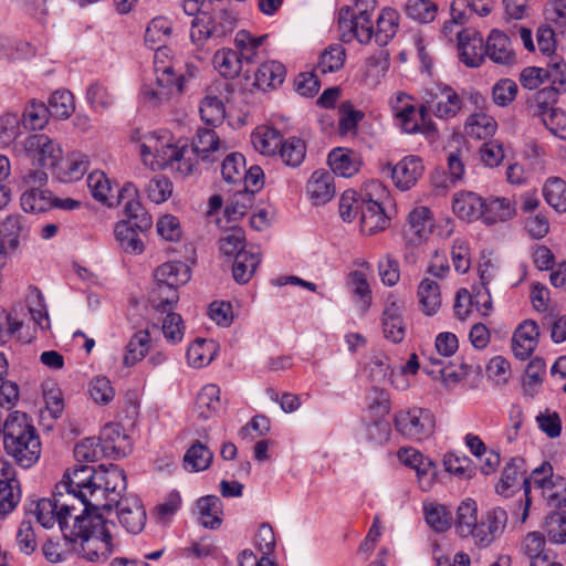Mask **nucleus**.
<instances>
[{"label":"nucleus","mask_w":566,"mask_h":566,"mask_svg":"<svg viewBox=\"0 0 566 566\" xmlns=\"http://www.w3.org/2000/svg\"><path fill=\"white\" fill-rule=\"evenodd\" d=\"M96 470L75 465L64 474L52 499H41L34 511L30 510L44 528L57 523L69 549L92 563L107 560L116 547L111 531L114 523L90 510Z\"/></svg>","instance_id":"1"},{"label":"nucleus","mask_w":566,"mask_h":566,"mask_svg":"<svg viewBox=\"0 0 566 566\" xmlns=\"http://www.w3.org/2000/svg\"><path fill=\"white\" fill-rule=\"evenodd\" d=\"M172 32V22L163 15L155 17L148 23L145 31V42L155 48L158 45L155 53V72L156 82L150 85L144 86L142 94L145 101L149 102L153 106L160 105L171 97L181 94L184 91L185 75H177L171 65H164L160 60L166 56L168 51L163 44Z\"/></svg>","instance_id":"2"},{"label":"nucleus","mask_w":566,"mask_h":566,"mask_svg":"<svg viewBox=\"0 0 566 566\" xmlns=\"http://www.w3.org/2000/svg\"><path fill=\"white\" fill-rule=\"evenodd\" d=\"M187 143L175 144L168 132H151L144 136L139 145V155L145 166L153 171L170 168L186 177L196 169V161L187 156Z\"/></svg>","instance_id":"3"},{"label":"nucleus","mask_w":566,"mask_h":566,"mask_svg":"<svg viewBox=\"0 0 566 566\" xmlns=\"http://www.w3.org/2000/svg\"><path fill=\"white\" fill-rule=\"evenodd\" d=\"M3 449L7 455L12 458L22 469H30L38 463L41 457L42 443L27 413L13 411L7 417Z\"/></svg>","instance_id":"4"},{"label":"nucleus","mask_w":566,"mask_h":566,"mask_svg":"<svg viewBox=\"0 0 566 566\" xmlns=\"http://www.w3.org/2000/svg\"><path fill=\"white\" fill-rule=\"evenodd\" d=\"M207 0H182L181 8L185 14L192 17L190 23V41L198 49L208 41H220L233 32L237 27L235 15L227 10H214L209 13L205 10Z\"/></svg>","instance_id":"5"},{"label":"nucleus","mask_w":566,"mask_h":566,"mask_svg":"<svg viewBox=\"0 0 566 566\" xmlns=\"http://www.w3.org/2000/svg\"><path fill=\"white\" fill-rule=\"evenodd\" d=\"M94 479L95 489L90 492L91 511L95 513H101V510L111 511L113 505L125 497L123 494L127 489L126 475L118 465H99Z\"/></svg>","instance_id":"6"},{"label":"nucleus","mask_w":566,"mask_h":566,"mask_svg":"<svg viewBox=\"0 0 566 566\" xmlns=\"http://www.w3.org/2000/svg\"><path fill=\"white\" fill-rule=\"evenodd\" d=\"M387 197V190L380 181L373 180L365 185L360 193V228L361 232L373 235L382 231L388 226L382 200Z\"/></svg>","instance_id":"7"},{"label":"nucleus","mask_w":566,"mask_h":566,"mask_svg":"<svg viewBox=\"0 0 566 566\" xmlns=\"http://www.w3.org/2000/svg\"><path fill=\"white\" fill-rule=\"evenodd\" d=\"M420 97L427 114L432 113L436 117L442 119L454 117L462 107L461 97L448 85L433 84L423 87Z\"/></svg>","instance_id":"8"},{"label":"nucleus","mask_w":566,"mask_h":566,"mask_svg":"<svg viewBox=\"0 0 566 566\" xmlns=\"http://www.w3.org/2000/svg\"><path fill=\"white\" fill-rule=\"evenodd\" d=\"M395 428L405 438L411 441H422L429 438L434 430V417L430 410L411 408L400 410L395 415Z\"/></svg>","instance_id":"9"},{"label":"nucleus","mask_w":566,"mask_h":566,"mask_svg":"<svg viewBox=\"0 0 566 566\" xmlns=\"http://www.w3.org/2000/svg\"><path fill=\"white\" fill-rule=\"evenodd\" d=\"M22 145L32 164L41 168H55L62 160L63 151L60 144L46 134H31Z\"/></svg>","instance_id":"10"},{"label":"nucleus","mask_w":566,"mask_h":566,"mask_svg":"<svg viewBox=\"0 0 566 566\" xmlns=\"http://www.w3.org/2000/svg\"><path fill=\"white\" fill-rule=\"evenodd\" d=\"M338 28L340 40L345 43L357 40L360 44H367L374 36L371 14L354 13L349 7L339 9Z\"/></svg>","instance_id":"11"},{"label":"nucleus","mask_w":566,"mask_h":566,"mask_svg":"<svg viewBox=\"0 0 566 566\" xmlns=\"http://www.w3.org/2000/svg\"><path fill=\"white\" fill-rule=\"evenodd\" d=\"M553 468L548 462L542 463L538 468L532 471L531 478H523V489L525 494V506L522 515V522H525L531 506V481L543 490H552L554 483L552 481ZM548 505L553 507L566 506V483L562 492L551 491L545 495Z\"/></svg>","instance_id":"12"},{"label":"nucleus","mask_w":566,"mask_h":566,"mask_svg":"<svg viewBox=\"0 0 566 566\" xmlns=\"http://www.w3.org/2000/svg\"><path fill=\"white\" fill-rule=\"evenodd\" d=\"M507 523V513L501 507H494L486 512L485 516L473 526L469 533L480 547L490 546L504 531Z\"/></svg>","instance_id":"13"},{"label":"nucleus","mask_w":566,"mask_h":566,"mask_svg":"<svg viewBox=\"0 0 566 566\" xmlns=\"http://www.w3.org/2000/svg\"><path fill=\"white\" fill-rule=\"evenodd\" d=\"M137 197V189L133 184H126L119 191L117 202L124 206L126 220L140 232L148 231L153 226L151 216L145 210Z\"/></svg>","instance_id":"14"},{"label":"nucleus","mask_w":566,"mask_h":566,"mask_svg":"<svg viewBox=\"0 0 566 566\" xmlns=\"http://www.w3.org/2000/svg\"><path fill=\"white\" fill-rule=\"evenodd\" d=\"M460 61L469 67H479L485 59V42L479 30L465 28L457 32Z\"/></svg>","instance_id":"15"},{"label":"nucleus","mask_w":566,"mask_h":566,"mask_svg":"<svg viewBox=\"0 0 566 566\" xmlns=\"http://www.w3.org/2000/svg\"><path fill=\"white\" fill-rule=\"evenodd\" d=\"M122 526L132 534L143 531L146 523V511L137 495H126L122 501L113 505Z\"/></svg>","instance_id":"16"},{"label":"nucleus","mask_w":566,"mask_h":566,"mask_svg":"<svg viewBox=\"0 0 566 566\" xmlns=\"http://www.w3.org/2000/svg\"><path fill=\"white\" fill-rule=\"evenodd\" d=\"M484 54L492 62L501 65L509 66L516 62V55L510 38L499 29H493L488 35Z\"/></svg>","instance_id":"17"},{"label":"nucleus","mask_w":566,"mask_h":566,"mask_svg":"<svg viewBox=\"0 0 566 566\" xmlns=\"http://www.w3.org/2000/svg\"><path fill=\"white\" fill-rule=\"evenodd\" d=\"M544 74L552 85L537 92L536 102L539 107H542V105H547L548 103H554L557 95L565 92L566 63L563 59L554 61L548 65V69H544Z\"/></svg>","instance_id":"18"},{"label":"nucleus","mask_w":566,"mask_h":566,"mask_svg":"<svg viewBox=\"0 0 566 566\" xmlns=\"http://www.w3.org/2000/svg\"><path fill=\"white\" fill-rule=\"evenodd\" d=\"M97 439L104 450V457L120 459L130 450L129 438L117 423H107Z\"/></svg>","instance_id":"19"},{"label":"nucleus","mask_w":566,"mask_h":566,"mask_svg":"<svg viewBox=\"0 0 566 566\" xmlns=\"http://www.w3.org/2000/svg\"><path fill=\"white\" fill-rule=\"evenodd\" d=\"M539 331L534 321L526 319L515 329L512 337L514 356L521 360L527 359L536 349Z\"/></svg>","instance_id":"20"},{"label":"nucleus","mask_w":566,"mask_h":566,"mask_svg":"<svg viewBox=\"0 0 566 566\" xmlns=\"http://www.w3.org/2000/svg\"><path fill=\"white\" fill-rule=\"evenodd\" d=\"M484 198L474 191L462 190L453 196L452 211L461 220L473 222L481 220Z\"/></svg>","instance_id":"21"},{"label":"nucleus","mask_w":566,"mask_h":566,"mask_svg":"<svg viewBox=\"0 0 566 566\" xmlns=\"http://www.w3.org/2000/svg\"><path fill=\"white\" fill-rule=\"evenodd\" d=\"M220 149V138L212 128H199L196 137L192 140V145L188 147L187 156H190L196 165L198 158L202 161H213L214 154Z\"/></svg>","instance_id":"22"},{"label":"nucleus","mask_w":566,"mask_h":566,"mask_svg":"<svg viewBox=\"0 0 566 566\" xmlns=\"http://www.w3.org/2000/svg\"><path fill=\"white\" fill-rule=\"evenodd\" d=\"M268 35L255 36L247 30H240L234 38L235 51L242 65L258 63L263 57L262 45Z\"/></svg>","instance_id":"23"},{"label":"nucleus","mask_w":566,"mask_h":566,"mask_svg":"<svg viewBox=\"0 0 566 566\" xmlns=\"http://www.w3.org/2000/svg\"><path fill=\"white\" fill-rule=\"evenodd\" d=\"M405 134L415 135L421 134L427 138H433L437 135V126L427 114L423 102L412 111V115L408 114L396 123Z\"/></svg>","instance_id":"24"},{"label":"nucleus","mask_w":566,"mask_h":566,"mask_svg":"<svg viewBox=\"0 0 566 566\" xmlns=\"http://www.w3.org/2000/svg\"><path fill=\"white\" fill-rule=\"evenodd\" d=\"M423 172V165L419 157L407 156L401 159L391 171V178L400 190H409Z\"/></svg>","instance_id":"25"},{"label":"nucleus","mask_w":566,"mask_h":566,"mask_svg":"<svg viewBox=\"0 0 566 566\" xmlns=\"http://www.w3.org/2000/svg\"><path fill=\"white\" fill-rule=\"evenodd\" d=\"M306 192L314 205H324L335 195L334 176L326 170H316L306 185Z\"/></svg>","instance_id":"26"},{"label":"nucleus","mask_w":566,"mask_h":566,"mask_svg":"<svg viewBox=\"0 0 566 566\" xmlns=\"http://www.w3.org/2000/svg\"><path fill=\"white\" fill-rule=\"evenodd\" d=\"M90 166L88 156L81 151L69 154L64 161L54 168L57 178L63 182L78 181L86 174Z\"/></svg>","instance_id":"27"},{"label":"nucleus","mask_w":566,"mask_h":566,"mask_svg":"<svg viewBox=\"0 0 566 566\" xmlns=\"http://www.w3.org/2000/svg\"><path fill=\"white\" fill-rule=\"evenodd\" d=\"M515 212V205L510 199L505 197H490L484 199L481 220L483 223L491 226L512 219Z\"/></svg>","instance_id":"28"},{"label":"nucleus","mask_w":566,"mask_h":566,"mask_svg":"<svg viewBox=\"0 0 566 566\" xmlns=\"http://www.w3.org/2000/svg\"><path fill=\"white\" fill-rule=\"evenodd\" d=\"M31 224V219L21 213H13L4 219L2 222V231L8 239L10 249H17L20 242H24L29 239Z\"/></svg>","instance_id":"29"},{"label":"nucleus","mask_w":566,"mask_h":566,"mask_svg":"<svg viewBox=\"0 0 566 566\" xmlns=\"http://www.w3.org/2000/svg\"><path fill=\"white\" fill-rule=\"evenodd\" d=\"M191 276L190 269L182 262H167L156 269L155 279L158 286L179 287Z\"/></svg>","instance_id":"30"},{"label":"nucleus","mask_w":566,"mask_h":566,"mask_svg":"<svg viewBox=\"0 0 566 566\" xmlns=\"http://www.w3.org/2000/svg\"><path fill=\"white\" fill-rule=\"evenodd\" d=\"M285 66L277 61H269L261 63L254 75V85L265 91L268 88H276L285 78Z\"/></svg>","instance_id":"31"},{"label":"nucleus","mask_w":566,"mask_h":566,"mask_svg":"<svg viewBox=\"0 0 566 566\" xmlns=\"http://www.w3.org/2000/svg\"><path fill=\"white\" fill-rule=\"evenodd\" d=\"M260 252L256 249L250 248L248 251H241V253L234 258L232 265V274L235 282L239 284L248 283L260 264Z\"/></svg>","instance_id":"32"},{"label":"nucleus","mask_w":566,"mask_h":566,"mask_svg":"<svg viewBox=\"0 0 566 566\" xmlns=\"http://www.w3.org/2000/svg\"><path fill=\"white\" fill-rule=\"evenodd\" d=\"M150 334L147 329H140L133 334L125 346L123 364L133 367L145 358L150 348Z\"/></svg>","instance_id":"33"},{"label":"nucleus","mask_w":566,"mask_h":566,"mask_svg":"<svg viewBox=\"0 0 566 566\" xmlns=\"http://www.w3.org/2000/svg\"><path fill=\"white\" fill-rule=\"evenodd\" d=\"M282 142L280 130L270 126L256 127L251 135V143L255 150L266 156L275 155Z\"/></svg>","instance_id":"34"},{"label":"nucleus","mask_w":566,"mask_h":566,"mask_svg":"<svg viewBox=\"0 0 566 566\" xmlns=\"http://www.w3.org/2000/svg\"><path fill=\"white\" fill-rule=\"evenodd\" d=\"M198 518L201 525L216 530L221 525L222 503L216 495H206L197 501Z\"/></svg>","instance_id":"35"},{"label":"nucleus","mask_w":566,"mask_h":566,"mask_svg":"<svg viewBox=\"0 0 566 566\" xmlns=\"http://www.w3.org/2000/svg\"><path fill=\"white\" fill-rule=\"evenodd\" d=\"M116 241L119 248L128 254H140L145 247L139 237L142 233L135 226L129 222H117L114 229Z\"/></svg>","instance_id":"36"},{"label":"nucleus","mask_w":566,"mask_h":566,"mask_svg":"<svg viewBox=\"0 0 566 566\" xmlns=\"http://www.w3.org/2000/svg\"><path fill=\"white\" fill-rule=\"evenodd\" d=\"M220 388L208 384L201 388L196 398V409L199 417L209 419L221 410Z\"/></svg>","instance_id":"37"},{"label":"nucleus","mask_w":566,"mask_h":566,"mask_svg":"<svg viewBox=\"0 0 566 566\" xmlns=\"http://www.w3.org/2000/svg\"><path fill=\"white\" fill-rule=\"evenodd\" d=\"M398 12L391 8L381 10L377 18L376 29L374 28V36L379 46H385L396 35L398 30Z\"/></svg>","instance_id":"38"},{"label":"nucleus","mask_w":566,"mask_h":566,"mask_svg":"<svg viewBox=\"0 0 566 566\" xmlns=\"http://www.w3.org/2000/svg\"><path fill=\"white\" fill-rule=\"evenodd\" d=\"M525 473V463L521 458H512L506 463L502 472L500 482L496 484V492L501 495L509 496L515 486H517L520 479L523 480Z\"/></svg>","instance_id":"39"},{"label":"nucleus","mask_w":566,"mask_h":566,"mask_svg":"<svg viewBox=\"0 0 566 566\" xmlns=\"http://www.w3.org/2000/svg\"><path fill=\"white\" fill-rule=\"evenodd\" d=\"M213 459L210 449L200 441L192 443L184 455V467L190 472L207 470Z\"/></svg>","instance_id":"40"},{"label":"nucleus","mask_w":566,"mask_h":566,"mask_svg":"<svg viewBox=\"0 0 566 566\" xmlns=\"http://www.w3.org/2000/svg\"><path fill=\"white\" fill-rule=\"evenodd\" d=\"M20 206L24 212H43L52 208V195L41 187L25 189L20 197Z\"/></svg>","instance_id":"41"},{"label":"nucleus","mask_w":566,"mask_h":566,"mask_svg":"<svg viewBox=\"0 0 566 566\" xmlns=\"http://www.w3.org/2000/svg\"><path fill=\"white\" fill-rule=\"evenodd\" d=\"M418 297L422 312L434 315L441 306L440 287L437 282L423 279L418 286Z\"/></svg>","instance_id":"42"},{"label":"nucleus","mask_w":566,"mask_h":566,"mask_svg":"<svg viewBox=\"0 0 566 566\" xmlns=\"http://www.w3.org/2000/svg\"><path fill=\"white\" fill-rule=\"evenodd\" d=\"M214 69L226 78H234L242 72V63L237 51L232 49H222L214 53Z\"/></svg>","instance_id":"43"},{"label":"nucleus","mask_w":566,"mask_h":566,"mask_svg":"<svg viewBox=\"0 0 566 566\" xmlns=\"http://www.w3.org/2000/svg\"><path fill=\"white\" fill-rule=\"evenodd\" d=\"M423 514L427 524L437 533L446 532L452 525L451 512L437 502H424Z\"/></svg>","instance_id":"44"},{"label":"nucleus","mask_w":566,"mask_h":566,"mask_svg":"<svg viewBox=\"0 0 566 566\" xmlns=\"http://www.w3.org/2000/svg\"><path fill=\"white\" fill-rule=\"evenodd\" d=\"M543 196L557 213L566 211V181L559 177H551L543 186Z\"/></svg>","instance_id":"45"},{"label":"nucleus","mask_w":566,"mask_h":566,"mask_svg":"<svg viewBox=\"0 0 566 566\" xmlns=\"http://www.w3.org/2000/svg\"><path fill=\"white\" fill-rule=\"evenodd\" d=\"M495 119L484 113L472 114L465 123V134L476 139H485L495 133Z\"/></svg>","instance_id":"46"},{"label":"nucleus","mask_w":566,"mask_h":566,"mask_svg":"<svg viewBox=\"0 0 566 566\" xmlns=\"http://www.w3.org/2000/svg\"><path fill=\"white\" fill-rule=\"evenodd\" d=\"M328 165L334 174L340 177H352L359 170V163L353 153L344 149H333L328 155Z\"/></svg>","instance_id":"47"},{"label":"nucleus","mask_w":566,"mask_h":566,"mask_svg":"<svg viewBox=\"0 0 566 566\" xmlns=\"http://www.w3.org/2000/svg\"><path fill=\"white\" fill-rule=\"evenodd\" d=\"M478 507L475 501L467 499L457 509L455 528L461 537H469L473 526L478 523Z\"/></svg>","instance_id":"48"},{"label":"nucleus","mask_w":566,"mask_h":566,"mask_svg":"<svg viewBox=\"0 0 566 566\" xmlns=\"http://www.w3.org/2000/svg\"><path fill=\"white\" fill-rule=\"evenodd\" d=\"M87 187L92 197L108 207H112V185L106 174L102 170H94L87 176Z\"/></svg>","instance_id":"49"},{"label":"nucleus","mask_w":566,"mask_h":566,"mask_svg":"<svg viewBox=\"0 0 566 566\" xmlns=\"http://www.w3.org/2000/svg\"><path fill=\"white\" fill-rule=\"evenodd\" d=\"M8 360L3 353H0V406L11 409L19 400V386L14 381L4 380L8 375Z\"/></svg>","instance_id":"50"},{"label":"nucleus","mask_w":566,"mask_h":566,"mask_svg":"<svg viewBox=\"0 0 566 566\" xmlns=\"http://www.w3.org/2000/svg\"><path fill=\"white\" fill-rule=\"evenodd\" d=\"M433 216L427 207H416L408 216V223L412 233L419 239L423 240L432 231Z\"/></svg>","instance_id":"51"},{"label":"nucleus","mask_w":566,"mask_h":566,"mask_svg":"<svg viewBox=\"0 0 566 566\" xmlns=\"http://www.w3.org/2000/svg\"><path fill=\"white\" fill-rule=\"evenodd\" d=\"M306 144L302 138L290 137L282 142L280 157L289 167H298L305 159Z\"/></svg>","instance_id":"52"},{"label":"nucleus","mask_w":566,"mask_h":566,"mask_svg":"<svg viewBox=\"0 0 566 566\" xmlns=\"http://www.w3.org/2000/svg\"><path fill=\"white\" fill-rule=\"evenodd\" d=\"M346 59V51L340 44H331L319 55L317 70L323 74L339 71Z\"/></svg>","instance_id":"53"},{"label":"nucleus","mask_w":566,"mask_h":566,"mask_svg":"<svg viewBox=\"0 0 566 566\" xmlns=\"http://www.w3.org/2000/svg\"><path fill=\"white\" fill-rule=\"evenodd\" d=\"M199 113L208 126L216 127L223 123L226 108L217 96H206L200 103Z\"/></svg>","instance_id":"54"},{"label":"nucleus","mask_w":566,"mask_h":566,"mask_svg":"<svg viewBox=\"0 0 566 566\" xmlns=\"http://www.w3.org/2000/svg\"><path fill=\"white\" fill-rule=\"evenodd\" d=\"M391 409L389 392L374 387L367 396V412L369 418L387 419Z\"/></svg>","instance_id":"55"},{"label":"nucleus","mask_w":566,"mask_h":566,"mask_svg":"<svg viewBox=\"0 0 566 566\" xmlns=\"http://www.w3.org/2000/svg\"><path fill=\"white\" fill-rule=\"evenodd\" d=\"M48 107L52 117L59 119L67 118L75 108L74 97L66 90H57L51 95Z\"/></svg>","instance_id":"56"},{"label":"nucleus","mask_w":566,"mask_h":566,"mask_svg":"<svg viewBox=\"0 0 566 566\" xmlns=\"http://www.w3.org/2000/svg\"><path fill=\"white\" fill-rule=\"evenodd\" d=\"M27 304L33 321L41 327V329H48L50 327L49 314L44 305L43 295L38 287H29Z\"/></svg>","instance_id":"57"},{"label":"nucleus","mask_w":566,"mask_h":566,"mask_svg":"<svg viewBox=\"0 0 566 566\" xmlns=\"http://www.w3.org/2000/svg\"><path fill=\"white\" fill-rule=\"evenodd\" d=\"M338 115V130L342 135L356 133L358 123L364 118V113L359 109H355L349 101L340 103Z\"/></svg>","instance_id":"58"},{"label":"nucleus","mask_w":566,"mask_h":566,"mask_svg":"<svg viewBox=\"0 0 566 566\" xmlns=\"http://www.w3.org/2000/svg\"><path fill=\"white\" fill-rule=\"evenodd\" d=\"M86 99L95 112L102 113L114 104L115 96L102 83L95 82L87 87Z\"/></svg>","instance_id":"59"},{"label":"nucleus","mask_w":566,"mask_h":566,"mask_svg":"<svg viewBox=\"0 0 566 566\" xmlns=\"http://www.w3.org/2000/svg\"><path fill=\"white\" fill-rule=\"evenodd\" d=\"M406 14L421 23H429L434 20L437 6L430 0H407L403 3Z\"/></svg>","instance_id":"60"},{"label":"nucleus","mask_w":566,"mask_h":566,"mask_svg":"<svg viewBox=\"0 0 566 566\" xmlns=\"http://www.w3.org/2000/svg\"><path fill=\"white\" fill-rule=\"evenodd\" d=\"M347 284L354 296L359 300L361 310L366 311L371 303V290L366 274L357 270L349 272Z\"/></svg>","instance_id":"61"},{"label":"nucleus","mask_w":566,"mask_h":566,"mask_svg":"<svg viewBox=\"0 0 566 566\" xmlns=\"http://www.w3.org/2000/svg\"><path fill=\"white\" fill-rule=\"evenodd\" d=\"M220 252L228 258H237L241 251H248L244 231L233 228L219 240Z\"/></svg>","instance_id":"62"},{"label":"nucleus","mask_w":566,"mask_h":566,"mask_svg":"<svg viewBox=\"0 0 566 566\" xmlns=\"http://www.w3.org/2000/svg\"><path fill=\"white\" fill-rule=\"evenodd\" d=\"M88 395L96 405L106 406L115 398V389L107 377L97 376L88 384Z\"/></svg>","instance_id":"63"},{"label":"nucleus","mask_w":566,"mask_h":566,"mask_svg":"<svg viewBox=\"0 0 566 566\" xmlns=\"http://www.w3.org/2000/svg\"><path fill=\"white\" fill-rule=\"evenodd\" d=\"M544 528L553 544L566 543V511L553 512L545 518Z\"/></svg>","instance_id":"64"}]
</instances>
